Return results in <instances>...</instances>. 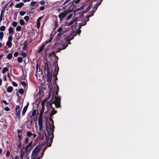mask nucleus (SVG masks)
I'll use <instances>...</instances> for the list:
<instances>
[{
    "label": "nucleus",
    "mask_w": 159,
    "mask_h": 159,
    "mask_svg": "<svg viewBox=\"0 0 159 159\" xmlns=\"http://www.w3.org/2000/svg\"><path fill=\"white\" fill-rule=\"evenodd\" d=\"M81 32V30H77L74 31L64 34L61 40H57L56 44H57L60 45V46L57 48L56 52H60L61 50L65 49L68 46V44H71L70 41L73 39L74 37L77 34L80 35Z\"/></svg>",
    "instance_id": "nucleus-1"
},
{
    "label": "nucleus",
    "mask_w": 159,
    "mask_h": 159,
    "mask_svg": "<svg viewBox=\"0 0 159 159\" xmlns=\"http://www.w3.org/2000/svg\"><path fill=\"white\" fill-rule=\"evenodd\" d=\"M45 124L48 135L47 136L45 131H44L43 132V136L42 139H44V137H45V140H46V143H48V142L49 139L50 140V142L52 143L54 138V134H53L54 128V124L52 123L51 125L50 123L47 120H46Z\"/></svg>",
    "instance_id": "nucleus-2"
},
{
    "label": "nucleus",
    "mask_w": 159,
    "mask_h": 159,
    "mask_svg": "<svg viewBox=\"0 0 159 159\" xmlns=\"http://www.w3.org/2000/svg\"><path fill=\"white\" fill-rule=\"evenodd\" d=\"M51 62H53V66L55 68V70L53 75V77H55V80H57V76L58 74V72L59 70V66L57 65V62L56 61L52 59L51 60Z\"/></svg>",
    "instance_id": "nucleus-3"
},
{
    "label": "nucleus",
    "mask_w": 159,
    "mask_h": 159,
    "mask_svg": "<svg viewBox=\"0 0 159 159\" xmlns=\"http://www.w3.org/2000/svg\"><path fill=\"white\" fill-rule=\"evenodd\" d=\"M41 147L40 145L37 146L32 151L31 156V159H35L40 151Z\"/></svg>",
    "instance_id": "nucleus-4"
},
{
    "label": "nucleus",
    "mask_w": 159,
    "mask_h": 159,
    "mask_svg": "<svg viewBox=\"0 0 159 159\" xmlns=\"http://www.w3.org/2000/svg\"><path fill=\"white\" fill-rule=\"evenodd\" d=\"M53 38L51 36L49 38V39L48 40L46 41L45 42H44L42 44V46L40 47H39L38 49L37 50V52L39 53L43 51V48L46 45H47L49 43L51 42Z\"/></svg>",
    "instance_id": "nucleus-5"
},
{
    "label": "nucleus",
    "mask_w": 159,
    "mask_h": 159,
    "mask_svg": "<svg viewBox=\"0 0 159 159\" xmlns=\"http://www.w3.org/2000/svg\"><path fill=\"white\" fill-rule=\"evenodd\" d=\"M55 100L51 103H54L56 107V108H58L61 107V97L60 96L56 95L55 97Z\"/></svg>",
    "instance_id": "nucleus-6"
},
{
    "label": "nucleus",
    "mask_w": 159,
    "mask_h": 159,
    "mask_svg": "<svg viewBox=\"0 0 159 159\" xmlns=\"http://www.w3.org/2000/svg\"><path fill=\"white\" fill-rule=\"evenodd\" d=\"M71 12V10H65L62 12L60 13L58 16L60 19V21H62L63 19H64L67 15L70 13Z\"/></svg>",
    "instance_id": "nucleus-7"
},
{
    "label": "nucleus",
    "mask_w": 159,
    "mask_h": 159,
    "mask_svg": "<svg viewBox=\"0 0 159 159\" xmlns=\"http://www.w3.org/2000/svg\"><path fill=\"white\" fill-rule=\"evenodd\" d=\"M33 142L31 141L28 144L25 148L23 147V149H25L26 152L27 154L29 153L31 149L33 147Z\"/></svg>",
    "instance_id": "nucleus-8"
},
{
    "label": "nucleus",
    "mask_w": 159,
    "mask_h": 159,
    "mask_svg": "<svg viewBox=\"0 0 159 159\" xmlns=\"http://www.w3.org/2000/svg\"><path fill=\"white\" fill-rule=\"evenodd\" d=\"M21 108H22L20 107L19 105L16 106V108L15 114L17 115V117L19 120L20 119V115Z\"/></svg>",
    "instance_id": "nucleus-9"
},
{
    "label": "nucleus",
    "mask_w": 159,
    "mask_h": 159,
    "mask_svg": "<svg viewBox=\"0 0 159 159\" xmlns=\"http://www.w3.org/2000/svg\"><path fill=\"white\" fill-rule=\"evenodd\" d=\"M38 3H39L41 5H44L45 4V2L44 0H42L40 2H38L35 1H33L30 2V5L32 6H35V4H37L36 7H37L39 5Z\"/></svg>",
    "instance_id": "nucleus-10"
},
{
    "label": "nucleus",
    "mask_w": 159,
    "mask_h": 159,
    "mask_svg": "<svg viewBox=\"0 0 159 159\" xmlns=\"http://www.w3.org/2000/svg\"><path fill=\"white\" fill-rule=\"evenodd\" d=\"M49 66H50V64L49 63L48 61H46L44 67V71L45 73V71L49 70Z\"/></svg>",
    "instance_id": "nucleus-11"
},
{
    "label": "nucleus",
    "mask_w": 159,
    "mask_h": 159,
    "mask_svg": "<svg viewBox=\"0 0 159 159\" xmlns=\"http://www.w3.org/2000/svg\"><path fill=\"white\" fill-rule=\"evenodd\" d=\"M79 18L78 17H77L75 18H73L68 23V25H72L75 21H76V22H77V21L80 20H79Z\"/></svg>",
    "instance_id": "nucleus-12"
},
{
    "label": "nucleus",
    "mask_w": 159,
    "mask_h": 159,
    "mask_svg": "<svg viewBox=\"0 0 159 159\" xmlns=\"http://www.w3.org/2000/svg\"><path fill=\"white\" fill-rule=\"evenodd\" d=\"M44 17V16L39 17L37 20V28H39L40 26V21Z\"/></svg>",
    "instance_id": "nucleus-13"
},
{
    "label": "nucleus",
    "mask_w": 159,
    "mask_h": 159,
    "mask_svg": "<svg viewBox=\"0 0 159 159\" xmlns=\"http://www.w3.org/2000/svg\"><path fill=\"white\" fill-rule=\"evenodd\" d=\"M29 103L28 102L27 104L24 107L22 113V116H24L29 106Z\"/></svg>",
    "instance_id": "nucleus-14"
},
{
    "label": "nucleus",
    "mask_w": 159,
    "mask_h": 159,
    "mask_svg": "<svg viewBox=\"0 0 159 159\" xmlns=\"http://www.w3.org/2000/svg\"><path fill=\"white\" fill-rule=\"evenodd\" d=\"M49 105L50 107L52 108V110L50 114V116L51 117V116H53L54 114H56L57 112L56 111H55V109L54 107H52V103H49Z\"/></svg>",
    "instance_id": "nucleus-15"
},
{
    "label": "nucleus",
    "mask_w": 159,
    "mask_h": 159,
    "mask_svg": "<svg viewBox=\"0 0 159 159\" xmlns=\"http://www.w3.org/2000/svg\"><path fill=\"white\" fill-rule=\"evenodd\" d=\"M38 124L39 128L42 129L43 128V119L39 118L38 119Z\"/></svg>",
    "instance_id": "nucleus-16"
},
{
    "label": "nucleus",
    "mask_w": 159,
    "mask_h": 159,
    "mask_svg": "<svg viewBox=\"0 0 159 159\" xmlns=\"http://www.w3.org/2000/svg\"><path fill=\"white\" fill-rule=\"evenodd\" d=\"M13 28L12 27H10L8 29L9 34L10 35H13V34L14 31L13 30Z\"/></svg>",
    "instance_id": "nucleus-17"
},
{
    "label": "nucleus",
    "mask_w": 159,
    "mask_h": 159,
    "mask_svg": "<svg viewBox=\"0 0 159 159\" xmlns=\"http://www.w3.org/2000/svg\"><path fill=\"white\" fill-rule=\"evenodd\" d=\"M93 6V5L91 4H90L88 7L86 9L83 11V13H87L90 9Z\"/></svg>",
    "instance_id": "nucleus-18"
},
{
    "label": "nucleus",
    "mask_w": 159,
    "mask_h": 159,
    "mask_svg": "<svg viewBox=\"0 0 159 159\" xmlns=\"http://www.w3.org/2000/svg\"><path fill=\"white\" fill-rule=\"evenodd\" d=\"M24 5V3L23 2H21L16 4L15 5V7L17 8H20L23 7Z\"/></svg>",
    "instance_id": "nucleus-19"
},
{
    "label": "nucleus",
    "mask_w": 159,
    "mask_h": 159,
    "mask_svg": "<svg viewBox=\"0 0 159 159\" xmlns=\"http://www.w3.org/2000/svg\"><path fill=\"white\" fill-rule=\"evenodd\" d=\"M44 103L45 102H44V100H43L42 102H41V105H42V108L40 110V111L42 112L44 111V109L45 108V106H44Z\"/></svg>",
    "instance_id": "nucleus-20"
},
{
    "label": "nucleus",
    "mask_w": 159,
    "mask_h": 159,
    "mask_svg": "<svg viewBox=\"0 0 159 159\" xmlns=\"http://www.w3.org/2000/svg\"><path fill=\"white\" fill-rule=\"evenodd\" d=\"M13 88L12 87L10 86L8 87L7 89V92L11 93L12 92L13 90Z\"/></svg>",
    "instance_id": "nucleus-21"
},
{
    "label": "nucleus",
    "mask_w": 159,
    "mask_h": 159,
    "mask_svg": "<svg viewBox=\"0 0 159 159\" xmlns=\"http://www.w3.org/2000/svg\"><path fill=\"white\" fill-rule=\"evenodd\" d=\"M5 12V10L3 9H2L1 12V14L0 16V21L1 22L2 20V17L3 16V13Z\"/></svg>",
    "instance_id": "nucleus-22"
},
{
    "label": "nucleus",
    "mask_w": 159,
    "mask_h": 159,
    "mask_svg": "<svg viewBox=\"0 0 159 159\" xmlns=\"http://www.w3.org/2000/svg\"><path fill=\"white\" fill-rule=\"evenodd\" d=\"M47 80L48 82L49 83H50L52 81V76H48V75H47Z\"/></svg>",
    "instance_id": "nucleus-23"
},
{
    "label": "nucleus",
    "mask_w": 159,
    "mask_h": 159,
    "mask_svg": "<svg viewBox=\"0 0 159 159\" xmlns=\"http://www.w3.org/2000/svg\"><path fill=\"white\" fill-rule=\"evenodd\" d=\"M21 84L23 85L25 89H26L27 86V84H26L25 81L21 82Z\"/></svg>",
    "instance_id": "nucleus-24"
},
{
    "label": "nucleus",
    "mask_w": 159,
    "mask_h": 159,
    "mask_svg": "<svg viewBox=\"0 0 159 159\" xmlns=\"http://www.w3.org/2000/svg\"><path fill=\"white\" fill-rule=\"evenodd\" d=\"M33 134L31 132V131H27L26 135L27 136V137L29 138L31 136L33 135Z\"/></svg>",
    "instance_id": "nucleus-25"
},
{
    "label": "nucleus",
    "mask_w": 159,
    "mask_h": 159,
    "mask_svg": "<svg viewBox=\"0 0 159 159\" xmlns=\"http://www.w3.org/2000/svg\"><path fill=\"white\" fill-rule=\"evenodd\" d=\"M8 70L9 69L7 67H5L3 68V70L2 71V73L3 74H5L6 72L8 71Z\"/></svg>",
    "instance_id": "nucleus-26"
},
{
    "label": "nucleus",
    "mask_w": 159,
    "mask_h": 159,
    "mask_svg": "<svg viewBox=\"0 0 159 159\" xmlns=\"http://www.w3.org/2000/svg\"><path fill=\"white\" fill-rule=\"evenodd\" d=\"M6 45L8 48H11L12 47V43L11 42L7 41L6 43Z\"/></svg>",
    "instance_id": "nucleus-27"
},
{
    "label": "nucleus",
    "mask_w": 159,
    "mask_h": 159,
    "mask_svg": "<svg viewBox=\"0 0 159 159\" xmlns=\"http://www.w3.org/2000/svg\"><path fill=\"white\" fill-rule=\"evenodd\" d=\"M47 71V75H48V76H52V69H51V71H50V70L46 71Z\"/></svg>",
    "instance_id": "nucleus-28"
},
{
    "label": "nucleus",
    "mask_w": 159,
    "mask_h": 159,
    "mask_svg": "<svg viewBox=\"0 0 159 159\" xmlns=\"http://www.w3.org/2000/svg\"><path fill=\"white\" fill-rule=\"evenodd\" d=\"M27 42L26 41H25L24 42V46H23V47L22 48V49L24 50H25L26 49V48H27Z\"/></svg>",
    "instance_id": "nucleus-29"
},
{
    "label": "nucleus",
    "mask_w": 159,
    "mask_h": 159,
    "mask_svg": "<svg viewBox=\"0 0 159 159\" xmlns=\"http://www.w3.org/2000/svg\"><path fill=\"white\" fill-rule=\"evenodd\" d=\"M12 57V54L11 53H9L7 56V58L9 60L11 59Z\"/></svg>",
    "instance_id": "nucleus-30"
},
{
    "label": "nucleus",
    "mask_w": 159,
    "mask_h": 159,
    "mask_svg": "<svg viewBox=\"0 0 159 159\" xmlns=\"http://www.w3.org/2000/svg\"><path fill=\"white\" fill-rule=\"evenodd\" d=\"M18 92L21 94H23L24 93V91L23 89L20 88L19 89Z\"/></svg>",
    "instance_id": "nucleus-31"
},
{
    "label": "nucleus",
    "mask_w": 159,
    "mask_h": 159,
    "mask_svg": "<svg viewBox=\"0 0 159 159\" xmlns=\"http://www.w3.org/2000/svg\"><path fill=\"white\" fill-rule=\"evenodd\" d=\"M22 52L21 53L20 55L23 57H26L27 56V54L25 52H24L23 51H21Z\"/></svg>",
    "instance_id": "nucleus-32"
},
{
    "label": "nucleus",
    "mask_w": 159,
    "mask_h": 159,
    "mask_svg": "<svg viewBox=\"0 0 159 159\" xmlns=\"http://www.w3.org/2000/svg\"><path fill=\"white\" fill-rule=\"evenodd\" d=\"M20 24L21 25H24L25 24V22L23 20L21 19L20 20Z\"/></svg>",
    "instance_id": "nucleus-33"
},
{
    "label": "nucleus",
    "mask_w": 159,
    "mask_h": 159,
    "mask_svg": "<svg viewBox=\"0 0 159 159\" xmlns=\"http://www.w3.org/2000/svg\"><path fill=\"white\" fill-rule=\"evenodd\" d=\"M17 61L21 63L23 61V59L21 57H19L17 58Z\"/></svg>",
    "instance_id": "nucleus-34"
},
{
    "label": "nucleus",
    "mask_w": 159,
    "mask_h": 159,
    "mask_svg": "<svg viewBox=\"0 0 159 159\" xmlns=\"http://www.w3.org/2000/svg\"><path fill=\"white\" fill-rule=\"evenodd\" d=\"M17 31H20L21 30V27L20 25H18L16 28Z\"/></svg>",
    "instance_id": "nucleus-35"
},
{
    "label": "nucleus",
    "mask_w": 159,
    "mask_h": 159,
    "mask_svg": "<svg viewBox=\"0 0 159 159\" xmlns=\"http://www.w3.org/2000/svg\"><path fill=\"white\" fill-rule=\"evenodd\" d=\"M6 30V27L4 26H1L0 27V30L1 31H4Z\"/></svg>",
    "instance_id": "nucleus-36"
},
{
    "label": "nucleus",
    "mask_w": 159,
    "mask_h": 159,
    "mask_svg": "<svg viewBox=\"0 0 159 159\" xmlns=\"http://www.w3.org/2000/svg\"><path fill=\"white\" fill-rule=\"evenodd\" d=\"M56 84L57 86V89H56V95H57L58 94V93L59 91V87L58 86V85H57L56 84Z\"/></svg>",
    "instance_id": "nucleus-37"
},
{
    "label": "nucleus",
    "mask_w": 159,
    "mask_h": 159,
    "mask_svg": "<svg viewBox=\"0 0 159 159\" xmlns=\"http://www.w3.org/2000/svg\"><path fill=\"white\" fill-rule=\"evenodd\" d=\"M10 152L9 150H7L6 153V157L7 158H8L9 156H10Z\"/></svg>",
    "instance_id": "nucleus-38"
},
{
    "label": "nucleus",
    "mask_w": 159,
    "mask_h": 159,
    "mask_svg": "<svg viewBox=\"0 0 159 159\" xmlns=\"http://www.w3.org/2000/svg\"><path fill=\"white\" fill-rule=\"evenodd\" d=\"M22 131H23V129L22 127H21V129L17 130V131L18 132V135H19V134L22 133Z\"/></svg>",
    "instance_id": "nucleus-39"
},
{
    "label": "nucleus",
    "mask_w": 159,
    "mask_h": 159,
    "mask_svg": "<svg viewBox=\"0 0 159 159\" xmlns=\"http://www.w3.org/2000/svg\"><path fill=\"white\" fill-rule=\"evenodd\" d=\"M26 13V12L25 11H20V14L21 16H23Z\"/></svg>",
    "instance_id": "nucleus-40"
},
{
    "label": "nucleus",
    "mask_w": 159,
    "mask_h": 159,
    "mask_svg": "<svg viewBox=\"0 0 159 159\" xmlns=\"http://www.w3.org/2000/svg\"><path fill=\"white\" fill-rule=\"evenodd\" d=\"M95 11H95V10H92L90 12L91 15H89V17H91V16H93L94 15V13L95 12Z\"/></svg>",
    "instance_id": "nucleus-41"
},
{
    "label": "nucleus",
    "mask_w": 159,
    "mask_h": 159,
    "mask_svg": "<svg viewBox=\"0 0 159 159\" xmlns=\"http://www.w3.org/2000/svg\"><path fill=\"white\" fill-rule=\"evenodd\" d=\"M29 138L26 137L25 139L24 143L26 144H27L29 143Z\"/></svg>",
    "instance_id": "nucleus-42"
},
{
    "label": "nucleus",
    "mask_w": 159,
    "mask_h": 159,
    "mask_svg": "<svg viewBox=\"0 0 159 159\" xmlns=\"http://www.w3.org/2000/svg\"><path fill=\"white\" fill-rule=\"evenodd\" d=\"M87 24L86 21H85L84 20L83 22L81 23H80L79 24L80 25L82 26L85 25Z\"/></svg>",
    "instance_id": "nucleus-43"
},
{
    "label": "nucleus",
    "mask_w": 159,
    "mask_h": 159,
    "mask_svg": "<svg viewBox=\"0 0 159 159\" xmlns=\"http://www.w3.org/2000/svg\"><path fill=\"white\" fill-rule=\"evenodd\" d=\"M13 39L12 35H10L8 37V41L11 42Z\"/></svg>",
    "instance_id": "nucleus-44"
},
{
    "label": "nucleus",
    "mask_w": 159,
    "mask_h": 159,
    "mask_svg": "<svg viewBox=\"0 0 159 159\" xmlns=\"http://www.w3.org/2000/svg\"><path fill=\"white\" fill-rule=\"evenodd\" d=\"M51 96L50 93H49V95H48V97L44 99L43 100H44V102H45V101H47L48 99L50 98Z\"/></svg>",
    "instance_id": "nucleus-45"
},
{
    "label": "nucleus",
    "mask_w": 159,
    "mask_h": 159,
    "mask_svg": "<svg viewBox=\"0 0 159 159\" xmlns=\"http://www.w3.org/2000/svg\"><path fill=\"white\" fill-rule=\"evenodd\" d=\"M4 34L2 32H0V39L1 40H2Z\"/></svg>",
    "instance_id": "nucleus-46"
},
{
    "label": "nucleus",
    "mask_w": 159,
    "mask_h": 159,
    "mask_svg": "<svg viewBox=\"0 0 159 159\" xmlns=\"http://www.w3.org/2000/svg\"><path fill=\"white\" fill-rule=\"evenodd\" d=\"M40 68V66H39V64L38 63H37L36 65V72H37V71H38V70H39V67ZM40 68H39V71H40Z\"/></svg>",
    "instance_id": "nucleus-47"
},
{
    "label": "nucleus",
    "mask_w": 159,
    "mask_h": 159,
    "mask_svg": "<svg viewBox=\"0 0 159 159\" xmlns=\"http://www.w3.org/2000/svg\"><path fill=\"white\" fill-rule=\"evenodd\" d=\"M24 19L26 21H28L30 19V17L28 16H25L24 17Z\"/></svg>",
    "instance_id": "nucleus-48"
},
{
    "label": "nucleus",
    "mask_w": 159,
    "mask_h": 159,
    "mask_svg": "<svg viewBox=\"0 0 159 159\" xmlns=\"http://www.w3.org/2000/svg\"><path fill=\"white\" fill-rule=\"evenodd\" d=\"M55 27L54 28V29L55 30L56 28H57L58 26V21H55Z\"/></svg>",
    "instance_id": "nucleus-49"
},
{
    "label": "nucleus",
    "mask_w": 159,
    "mask_h": 159,
    "mask_svg": "<svg viewBox=\"0 0 159 159\" xmlns=\"http://www.w3.org/2000/svg\"><path fill=\"white\" fill-rule=\"evenodd\" d=\"M36 113V111L35 109H34L32 111V116H34L35 115Z\"/></svg>",
    "instance_id": "nucleus-50"
},
{
    "label": "nucleus",
    "mask_w": 159,
    "mask_h": 159,
    "mask_svg": "<svg viewBox=\"0 0 159 159\" xmlns=\"http://www.w3.org/2000/svg\"><path fill=\"white\" fill-rule=\"evenodd\" d=\"M17 137H18V139H19V143H20V142L21 143L22 138H21L22 137H21V135H17Z\"/></svg>",
    "instance_id": "nucleus-51"
},
{
    "label": "nucleus",
    "mask_w": 159,
    "mask_h": 159,
    "mask_svg": "<svg viewBox=\"0 0 159 159\" xmlns=\"http://www.w3.org/2000/svg\"><path fill=\"white\" fill-rule=\"evenodd\" d=\"M43 112H42L40 111V113H39V118L43 119L42 116L43 114Z\"/></svg>",
    "instance_id": "nucleus-52"
},
{
    "label": "nucleus",
    "mask_w": 159,
    "mask_h": 159,
    "mask_svg": "<svg viewBox=\"0 0 159 159\" xmlns=\"http://www.w3.org/2000/svg\"><path fill=\"white\" fill-rule=\"evenodd\" d=\"M73 16V14H71L70 15H69L67 18V19H66L67 20H69V19H70V18H71L72 17V16Z\"/></svg>",
    "instance_id": "nucleus-53"
},
{
    "label": "nucleus",
    "mask_w": 159,
    "mask_h": 159,
    "mask_svg": "<svg viewBox=\"0 0 159 159\" xmlns=\"http://www.w3.org/2000/svg\"><path fill=\"white\" fill-rule=\"evenodd\" d=\"M17 23L16 22L13 21L12 23V25L13 27H15L17 25Z\"/></svg>",
    "instance_id": "nucleus-54"
},
{
    "label": "nucleus",
    "mask_w": 159,
    "mask_h": 159,
    "mask_svg": "<svg viewBox=\"0 0 159 159\" xmlns=\"http://www.w3.org/2000/svg\"><path fill=\"white\" fill-rule=\"evenodd\" d=\"M12 85L14 87H17L18 86V84L14 81L12 82Z\"/></svg>",
    "instance_id": "nucleus-55"
},
{
    "label": "nucleus",
    "mask_w": 159,
    "mask_h": 159,
    "mask_svg": "<svg viewBox=\"0 0 159 159\" xmlns=\"http://www.w3.org/2000/svg\"><path fill=\"white\" fill-rule=\"evenodd\" d=\"M102 2V1H101V0L100 1H98V2H96L95 5H96L97 6H98V7L101 4Z\"/></svg>",
    "instance_id": "nucleus-56"
},
{
    "label": "nucleus",
    "mask_w": 159,
    "mask_h": 159,
    "mask_svg": "<svg viewBox=\"0 0 159 159\" xmlns=\"http://www.w3.org/2000/svg\"><path fill=\"white\" fill-rule=\"evenodd\" d=\"M4 109L6 111H9L10 110V108L7 107H5L4 108Z\"/></svg>",
    "instance_id": "nucleus-57"
},
{
    "label": "nucleus",
    "mask_w": 159,
    "mask_h": 159,
    "mask_svg": "<svg viewBox=\"0 0 159 159\" xmlns=\"http://www.w3.org/2000/svg\"><path fill=\"white\" fill-rule=\"evenodd\" d=\"M63 30V28L61 27H59V28L57 30V31L58 32H61L62 30Z\"/></svg>",
    "instance_id": "nucleus-58"
},
{
    "label": "nucleus",
    "mask_w": 159,
    "mask_h": 159,
    "mask_svg": "<svg viewBox=\"0 0 159 159\" xmlns=\"http://www.w3.org/2000/svg\"><path fill=\"white\" fill-rule=\"evenodd\" d=\"M98 6L95 4L94 6L93 10H95V11H96L98 8Z\"/></svg>",
    "instance_id": "nucleus-59"
},
{
    "label": "nucleus",
    "mask_w": 159,
    "mask_h": 159,
    "mask_svg": "<svg viewBox=\"0 0 159 159\" xmlns=\"http://www.w3.org/2000/svg\"><path fill=\"white\" fill-rule=\"evenodd\" d=\"M18 54V52H15L14 54V57H16L17 56Z\"/></svg>",
    "instance_id": "nucleus-60"
},
{
    "label": "nucleus",
    "mask_w": 159,
    "mask_h": 159,
    "mask_svg": "<svg viewBox=\"0 0 159 159\" xmlns=\"http://www.w3.org/2000/svg\"><path fill=\"white\" fill-rule=\"evenodd\" d=\"M44 6H42L40 8V10L41 11H43L44 10Z\"/></svg>",
    "instance_id": "nucleus-61"
},
{
    "label": "nucleus",
    "mask_w": 159,
    "mask_h": 159,
    "mask_svg": "<svg viewBox=\"0 0 159 159\" xmlns=\"http://www.w3.org/2000/svg\"><path fill=\"white\" fill-rule=\"evenodd\" d=\"M24 154L22 152H21L20 154V158L21 159H23V157Z\"/></svg>",
    "instance_id": "nucleus-62"
},
{
    "label": "nucleus",
    "mask_w": 159,
    "mask_h": 159,
    "mask_svg": "<svg viewBox=\"0 0 159 159\" xmlns=\"http://www.w3.org/2000/svg\"><path fill=\"white\" fill-rule=\"evenodd\" d=\"M2 102L3 103H5L6 105H8V103L6 102V101L5 100H2Z\"/></svg>",
    "instance_id": "nucleus-63"
},
{
    "label": "nucleus",
    "mask_w": 159,
    "mask_h": 159,
    "mask_svg": "<svg viewBox=\"0 0 159 159\" xmlns=\"http://www.w3.org/2000/svg\"><path fill=\"white\" fill-rule=\"evenodd\" d=\"M84 8V6H82L81 7H80L78 8V10H82Z\"/></svg>",
    "instance_id": "nucleus-64"
}]
</instances>
